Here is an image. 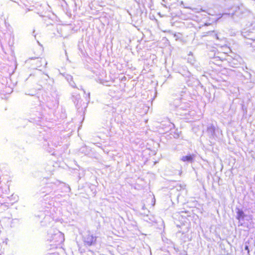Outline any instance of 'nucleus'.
<instances>
[{
  "instance_id": "obj_1",
  "label": "nucleus",
  "mask_w": 255,
  "mask_h": 255,
  "mask_svg": "<svg viewBox=\"0 0 255 255\" xmlns=\"http://www.w3.org/2000/svg\"><path fill=\"white\" fill-rule=\"evenodd\" d=\"M96 241V237L92 235H87L84 240L85 244L90 246L95 244Z\"/></svg>"
},
{
  "instance_id": "obj_4",
  "label": "nucleus",
  "mask_w": 255,
  "mask_h": 255,
  "mask_svg": "<svg viewBox=\"0 0 255 255\" xmlns=\"http://www.w3.org/2000/svg\"><path fill=\"white\" fill-rule=\"evenodd\" d=\"M212 129H213V130H215V128L214 127L212 128Z\"/></svg>"
},
{
  "instance_id": "obj_2",
  "label": "nucleus",
  "mask_w": 255,
  "mask_h": 255,
  "mask_svg": "<svg viewBox=\"0 0 255 255\" xmlns=\"http://www.w3.org/2000/svg\"><path fill=\"white\" fill-rule=\"evenodd\" d=\"M194 155H188L183 156L181 160L183 162H192L194 157Z\"/></svg>"
},
{
  "instance_id": "obj_3",
  "label": "nucleus",
  "mask_w": 255,
  "mask_h": 255,
  "mask_svg": "<svg viewBox=\"0 0 255 255\" xmlns=\"http://www.w3.org/2000/svg\"><path fill=\"white\" fill-rule=\"evenodd\" d=\"M244 217V214L242 210H239L237 212V219L240 220Z\"/></svg>"
}]
</instances>
